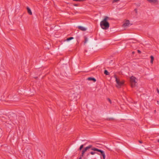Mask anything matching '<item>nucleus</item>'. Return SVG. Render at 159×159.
<instances>
[{"label":"nucleus","instance_id":"nucleus-1","mask_svg":"<svg viewBox=\"0 0 159 159\" xmlns=\"http://www.w3.org/2000/svg\"><path fill=\"white\" fill-rule=\"evenodd\" d=\"M109 19V18L106 16L103 20L100 22V26L103 29L107 30L109 28V24L107 21Z\"/></svg>","mask_w":159,"mask_h":159},{"label":"nucleus","instance_id":"nucleus-2","mask_svg":"<svg viewBox=\"0 0 159 159\" xmlns=\"http://www.w3.org/2000/svg\"><path fill=\"white\" fill-rule=\"evenodd\" d=\"M114 77L116 79V81L117 84L116 87L119 88H120L121 86L123 84L124 82L123 81H120L119 79L118 78L116 75Z\"/></svg>","mask_w":159,"mask_h":159},{"label":"nucleus","instance_id":"nucleus-3","mask_svg":"<svg viewBox=\"0 0 159 159\" xmlns=\"http://www.w3.org/2000/svg\"><path fill=\"white\" fill-rule=\"evenodd\" d=\"M137 80L136 78L134 76H132L130 78V80L132 87H133L135 86V84L137 82Z\"/></svg>","mask_w":159,"mask_h":159},{"label":"nucleus","instance_id":"nucleus-4","mask_svg":"<svg viewBox=\"0 0 159 159\" xmlns=\"http://www.w3.org/2000/svg\"><path fill=\"white\" fill-rule=\"evenodd\" d=\"M91 149L92 150H93L94 151H96L100 152L101 153V155L102 156L103 159H105V152L103 151L94 147L93 148H92Z\"/></svg>","mask_w":159,"mask_h":159},{"label":"nucleus","instance_id":"nucleus-5","mask_svg":"<svg viewBox=\"0 0 159 159\" xmlns=\"http://www.w3.org/2000/svg\"><path fill=\"white\" fill-rule=\"evenodd\" d=\"M92 145H90L84 148L82 151V154H81V157H83L84 156V155L85 152L87 151L88 149L91 148V149L92 148Z\"/></svg>","mask_w":159,"mask_h":159},{"label":"nucleus","instance_id":"nucleus-6","mask_svg":"<svg viewBox=\"0 0 159 159\" xmlns=\"http://www.w3.org/2000/svg\"><path fill=\"white\" fill-rule=\"evenodd\" d=\"M78 28L80 30L82 31H85L86 30V28L82 26H78Z\"/></svg>","mask_w":159,"mask_h":159},{"label":"nucleus","instance_id":"nucleus-7","mask_svg":"<svg viewBox=\"0 0 159 159\" xmlns=\"http://www.w3.org/2000/svg\"><path fill=\"white\" fill-rule=\"evenodd\" d=\"M129 20H126L125 23L123 24L124 26H129Z\"/></svg>","mask_w":159,"mask_h":159},{"label":"nucleus","instance_id":"nucleus-8","mask_svg":"<svg viewBox=\"0 0 159 159\" xmlns=\"http://www.w3.org/2000/svg\"><path fill=\"white\" fill-rule=\"evenodd\" d=\"M27 12H28V14H30V15H32V11H31L30 9V8L29 7H27Z\"/></svg>","mask_w":159,"mask_h":159},{"label":"nucleus","instance_id":"nucleus-9","mask_svg":"<svg viewBox=\"0 0 159 159\" xmlns=\"http://www.w3.org/2000/svg\"><path fill=\"white\" fill-rule=\"evenodd\" d=\"M87 80H93L94 82H95L96 80L95 78L92 77H89L87 78Z\"/></svg>","mask_w":159,"mask_h":159},{"label":"nucleus","instance_id":"nucleus-10","mask_svg":"<svg viewBox=\"0 0 159 159\" xmlns=\"http://www.w3.org/2000/svg\"><path fill=\"white\" fill-rule=\"evenodd\" d=\"M148 1L151 3H155L157 2V0H148Z\"/></svg>","mask_w":159,"mask_h":159},{"label":"nucleus","instance_id":"nucleus-11","mask_svg":"<svg viewBox=\"0 0 159 159\" xmlns=\"http://www.w3.org/2000/svg\"><path fill=\"white\" fill-rule=\"evenodd\" d=\"M96 153L94 152H90L87 155V156H88L90 154L93 155Z\"/></svg>","mask_w":159,"mask_h":159},{"label":"nucleus","instance_id":"nucleus-12","mask_svg":"<svg viewBox=\"0 0 159 159\" xmlns=\"http://www.w3.org/2000/svg\"><path fill=\"white\" fill-rule=\"evenodd\" d=\"M150 58H151V63H153V61L154 60V57L152 56H150Z\"/></svg>","mask_w":159,"mask_h":159},{"label":"nucleus","instance_id":"nucleus-13","mask_svg":"<svg viewBox=\"0 0 159 159\" xmlns=\"http://www.w3.org/2000/svg\"><path fill=\"white\" fill-rule=\"evenodd\" d=\"M74 39V38L73 37H70L69 38H68L66 39V40L67 41H69L70 40L72 39Z\"/></svg>","mask_w":159,"mask_h":159},{"label":"nucleus","instance_id":"nucleus-14","mask_svg":"<svg viewBox=\"0 0 159 159\" xmlns=\"http://www.w3.org/2000/svg\"><path fill=\"white\" fill-rule=\"evenodd\" d=\"M84 38V43L85 44L87 43V42L88 41V38L86 36H85Z\"/></svg>","mask_w":159,"mask_h":159},{"label":"nucleus","instance_id":"nucleus-15","mask_svg":"<svg viewBox=\"0 0 159 159\" xmlns=\"http://www.w3.org/2000/svg\"><path fill=\"white\" fill-rule=\"evenodd\" d=\"M104 73L106 75H109V73L108 72V71L107 70H105L104 71Z\"/></svg>","mask_w":159,"mask_h":159},{"label":"nucleus","instance_id":"nucleus-16","mask_svg":"<svg viewBox=\"0 0 159 159\" xmlns=\"http://www.w3.org/2000/svg\"><path fill=\"white\" fill-rule=\"evenodd\" d=\"M84 145H85V144H84V145L83 144V145H81L80 146V148H79V150H81L82 149V148H83V147L84 146Z\"/></svg>","mask_w":159,"mask_h":159},{"label":"nucleus","instance_id":"nucleus-17","mask_svg":"<svg viewBox=\"0 0 159 159\" xmlns=\"http://www.w3.org/2000/svg\"><path fill=\"white\" fill-rule=\"evenodd\" d=\"M120 0H113L112 1V2L113 3H115V2H117L119 1Z\"/></svg>","mask_w":159,"mask_h":159},{"label":"nucleus","instance_id":"nucleus-18","mask_svg":"<svg viewBox=\"0 0 159 159\" xmlns=\"http://www.w3.org/2000/svg\"><path fill=\"white\" fill-rule=\"evenodd\" d=\"M86 0H74V1L76 2H82Z\"/></svg>","mask_w":159,"mask_h":159},{"label":"nucleus","instance_id":"nucleus-19","mask_svg":"<svg viewBox=\"0 0 159 159\" xmlns=\"http://www.w3.org/2000/svg\"><path fill=\"white\" fill-rule=\"evenodd\" d=\"M107 100L108 101L110 102V103H111V101L110 99L109 98H108Z\"/></svg>","mask_w":159,"mask_h":159},{"label":"nucleus","instance_id":"nucleus-20","mask_svg":"<svg viewBox=\"0 0 159 159\" xmlns=\"http://www.w3.org/2000/svg\"><path fill=\"white\" fill-rule=\"evenodd\" d=\"M138 52L139 53H141V52L139 50H138Z\"/></svg>","mask_w":159,"mask_h":159},{"label":"nucleus","instance_id":"nucleus-21","mask_svg":"<svg viewBox=\"0 0 159 159\" xmlns=\"http://www.w3.org/2000/svg\"><path fill=\"white\" fill-rule=\"evenodd\" d=\"M139 143H143L142 141H141L139 140Z\"/></svg>","mask_w":159,"mask_h":159},{"label":"nucleus","instance_id":"nucleus-22","mask_svg":"<svg viewBox=\"0 0 159 159\" xmlns=\"http://www.w3.org/2000/svg\"><path fill=\"white\" fill-rule=\"evenodd\" d=\"M76 95H77L76 94H75V93H74L73 94V96H75Z\"/></svg>","mask_w":159,"mask_h":159},{"label":"nucleus","instance_id":"nucleus-23","mask_svg":"<svg viewBox=\"0 0 159 159\" xmlns=\"http://www.w3.org/2000/svg\"><path fill=\"white\" fill-rule=\"evenodd\" d=\"M134 11H135L136 13H137V9H134Z\"/></svg>","mask_w":159,"mask_h":159},{"label":"nucleus","instance_id":"nucleus-24","mask_svg":"<svg viewBox=\"0 0 159 159\" xmlns=\"http://www.w3.org/2000/svg\"><path fill=\"white\" fill-rule=\"evenodd\" d=\"M157 93L159 94V90L158 89H157Z\"/></svg>","mask_w":159,"mask_h":159},{"label":"nucleus","instance_id":"nucleus-25","mask_svg":"<svg viewBox=\"0 0 159 159\" xmlns=\"http://www.w3.org/2000/svg\"><path fill=\"white\" fill-rule=\"evenodd\" d=\"M157 141L159 143V139L157 140Z\"/></svg>","mask_w":159,"mask_h":159},{"label":"nucleus","instance_id":"nucleus-26","mask_svg":"<svg viewBox=\"0 0 159 159\" xmlns=\"http://www.w3.org/2000/svg\"><path fill=\"white\" fill-rule=\"evenodd\" d=\"M79 159H81V157H80L79 158Z\"/></svg>","mask_w":159,"mask_h":159},{"label":"nucleus","instance_id":"nucleus-27","mask_svg":"<svg viewBox=\"0 0 159 159\" xmlns=\"http://www.w3.org/2000/svg\"><path fill=\"white\" fill-rule=\"evenodd\" d=\"M157 102L159 104V101H157Z\"/></svg>","mask_w":159,"mask_h":159},{"label":"nucleus","instance_id":"nucleus-28","mask_svg":"<svg viewBox=\"0 0 159 159\" xmlns=\"http://www.w3.org/2000/svg\"><path fill=\"white\" fill-rule=\"evenodd\" d=\"M98 155H100V154L99 153H97Z\"/></svg>","mask_w":159,"mask_h":159},{"label":"nucleus","instance_id":"nucleus-29","mask_svg":"<svg viewBox=\"0 0 159 159\" xmlns=\"http://www.w3.org/2000/svg\"><path fill=\"white\" fill-rule=\"evenodd\" d=\"M156 111L155 110L154 112H156Z\"/></svg>","mask_w":159,"mask_h":159}]
</instances>
